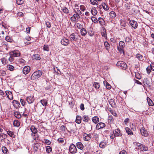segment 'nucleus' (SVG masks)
<instances>
[{
  "label": "nucleus",
  "instance_id": "f257e3e1",
  "mask_svg": "<svg viewBox=\"0 0 154 154\" xmlns=\"http://www.w3.org/2000/svg\"><path fill=\"white\" fill-rule=\"evenodd\" d=\"M42 72L41 71L38 70L34 72L31 75V79L35 80L39 78L42 75Z\"/></svg>",
  "mask_w": 154,
  "mask_h": 154
},
{
  "label": "nucleus",
  "instance_id": "f03ea898",
  "mask_svg": "<svg viewBox=\"0 0 154 154\" xmlns=\"http://www.w3.org/2000/svg\"><path fill=\"white\" fill-rule=\"evenodd\" d=\"M116 65L119 68L124 70H125L127 68V65L123 61H118Z\"/></svg>",
  "mask_w": 154,
  "mask_h": 154
},
{
  "label": "nucleus",
  "instance_id": "7ed1b4c3",
  "mask_svg": "<svg viewBox=\"0 0 154 154\" xmlns=\"http://www.w3.org/2000/svg\"><path fill=\"white\" fill-rule=\"evenodd\" d=\"M69 151L72 154H75L77 152V149L75 146L73 144H71L69 147Z\"/></svg>",
  "mask_w": 154,
  "mask_h": 154
},
{
  "label": "nucleus",
  "instance_id": "20e7f679",
  "mask_svg": "<svg viewBox=\"0 0 154 154\" xmlns=\"http://www.w3.org/2000/svg\"><path fill=\"white\" fill-rule=\"evenodd\" d=\"M9 54L10 55L14 57H18L20 56V53L18 50H14L10 52Z\"/></svg>",
  "mask_w": 154,
  "mask_h": 154
},
{
  "label": "nucleus",
  "instance_id": "39448f33",
  "mask_svg": "<svg viewBox=\"0 0 154 154\" xmlns=\"http://www.w3.org/2000/svg\"><path fill=\"white\" fill-rule=\"evenodd\" d=\"M129 23L132 28L134 29H137L138 26V23L137 21L131 20L129 21Z\"/></svg>",
  "mask_w": 154,
  "mask_h": 154
},
{
  "label": "nucleus",
  "instance_id": "423d86ee",
  "mask_svg": "<svg viewBox=\"0 0 154 154\" xmlns=\"http://www.w3.org/2000/svg\"><path fill=\"white\" fill-rule=\"evenodd\" d=\"M68 128L69 130V132L71 133H74L76 131V127L72 124H71L69 126Z\"/></svg>",
  "mask_w": 154,
  "mask_h": 154
},
{
  "label": "nucleus",
  "instance_id": "0eeeda50",
  "mask_svg": "<svg viewBox=\"0 0 154 154\" xmlns=\"http://www.w3.org/2000/svg\"><path fill=\"white\" fill-rule=\"evenodd\" d=\"M77 34L75 35L74 33L71 34L69 36L71 41L72 42L74 41H77L78 40L77 37Z\"/></svg>",
  "mask_w": 154,
  "mask_h": 154
},
{
  "label": "nucleus",
  "instance_id": "6e6552de",
  "mask_svg": "<svg viewBox=\"0 0 154 154\" xmlns=\"http://www.w3.org/2000/svg\"><path fill=\"white\" fill-rule=\"evenodd\" d=\"M105 126L106 125L105 123L101 122L98 123L96 125V128L97 130H98L105 127Z\"/></svg>",
  "mask_w": 154,
  "mask_h": 154
},
{
  "label": "nucleus",
  "instance_id": "1a4fd4ad",
  "mask_svg": "<svg viewBox=\"0 0 154 154\" xmlns=\"http://www.w3.org/2000/svg\"><path fill=\"white\" fill-rule=\"evenodd\" d=\"M113 134L115 136H121L122 134L119 129L118 128L115 130L113 131Z\"/></svg>",
  "mask_w": 154,
  "mask_h": 154
},
{
  "label": "nucleus",
  "instance_id": "9d476101",
  "mask_svg": "<svg viewBox=\"0 0 154 154\" xmlns=\"http://www.w3.org/2000/svg\"><path fill=\"white\" fill-rule=\"evenodd\" d=\"M61 44L65 46L67 45L69 43V40L65 38H63L62 39L61 41Z\"/></svg>",
  "mask_w": 154,
  "mask_h": 154
},
{
  "label": "nucleus",
  "instance_id": "9b49d317",
  "mask_svg": "<svg viewBox=\"0 0 154 154\" xmlns=\"http://www.w3.org/2000/svg\"><path fill=\"white\" fill-rule=\"evenodd\" d=\"M140 132L141 134L145 137H147L148 135V133L147 131L145 130L144 128H141Z\"/></svg>",
  "mask_w": 154,
  "mask_h": 154
},
{
  "label": "nucleus",
  "instance_id": "f8f14e48",
  "mask_svg": "<svg viewBox=\"0 0 154 154\" xmlns=\"http://www.w3.org/2000/svg\"><path fill=\"white\" fill-rule=\"evenodd\" d=\"M30 70V67L29 66H25L23 69V72L24 74H27Z\"/></svg>",
  "mask_w": 154,
  "mask_h": 154
},
{
  "label": "nucleus",
  "instance_id": "ddd939ff",
  "mask_svg": "<svg viewBox=\"0 0 154 154\" xmlns=\"http://www.w3.org/2000/svg\"><path fill=\"white\" fill-rule=\"evenodd\" d=\"M26 100L29 104L32 103L34 100L33 96H30L26 98Z\"/></svg>",
  "mask_w": 154,
  "mask_h": 154
},
{
  "label": "nucleus",
  "instance_id": "4468645a",
  "mask_svg": "<svg viewBox=\"0 0 154 154\" xmlns=\"http://www.w3.org/2000/svg\"><path fill=\"white\" fill-rule=\"evenodd\" d=\"M6 94L7 95V97L10 100L13 99V96L11 92L9 91H5Z\"/></svg>",
  "mask_w": 154,
  "mask_h": 154
},
{
  "label": "nucleus",
  "instance_id": "2eb2a0df",
  "mask_svg": "<svg viewBox=\"0 0 154 154\" xmlns=\"http://www.w3.org/2000/svg\"><path fill=\"white\" fill-rule=\"evenodd\" d=\"M91 135L85 133L83 136V139L85 141H88L91 138Z\"/></svg>",
  "mask_w": 154,
  "mask_h": 154
},
{
  "label": "nucleus",
  "instance_id": "dca6fc26",
  "mask_svg": "<svg viewBox=\"0 0 154 154\" xmlns=\"http://www.w3.org/2000/svg\"><path fill=\"white\" fill-rule=\"evenodd\" d=\"M143 86L144 87V86H149V82L147 78H144L143 80Z\"/></svg>",
  "mask_w": 154,
  "mask_h": 154
},
{
  "label": "nucleus",
  "instance_id": "f3484780",
  "mask_svg": "<svg viewBox=\"0 0 154 154\" xmlns=\"http://www.w3.org/2000/svg\"><path fill=\"white\" fill-rule=\"evenodd\" d=\"M109 103L111 106L115 108L116 106V103L115 101V100L110 99L109 101Z\"/></svg>",
  "mask_w": 154,
  "mask_h": 154
},
{
  "label": "nucleus",
  "instance_id": "a211bd4d",
  "mask_svg": "<svg viewBox=\"0 0 154 154\" xmlns=\"http://www.w3.org/2000/svg\"><path fill=\"white\" fill-rule=\"evenodd\" d=\"M30 130L32 132V134H36L37 133L38 131L37 129L34 126L32 125L31 127Z\"/></svg>",
  "mask_w": 154,
  "mask_h": 154
},
{
  "label": "nucleus",
  "instance_id": "6ab92c4d",
  "mask_svg": "<svg viewBox=\"0 0 154 154\" xmlns=\"http://www.w3.org/2000/svg\"><path fill=\"white\" fill-rule=\"evenodd\" d=\"M76 146L79 149L82 150L84 148V146L82 143L80 142H77L76 143Z\"/></svg>",
  "mask_w": 154,
  "mask_h": 154
},
{
  "label": "nucleus",
  "instance_id": "aec40b11",
  "mask_svg": "<svg viewBox=\"0 0 154 154\" xmlns=\"http://www.w3.org/2000/svg\"><path fill=\"white\" fill-rule=\"evenodd\" d=\"M31 135L34 140H36L39 139V136L37 133L36 134H32Z\"/></svg>",
  "mask_w": 154,
  "mask_h": 154
},
{
  "label": "nucleus",
  "instance_id": "412c9836",
  "mask_svg": "<svg viewBox=\"0 0 154 154\" xmlns=\"http://www.w3.org/2000/svg\"><path fill=\"white\" fill-rule=\"evenodd\" d=\"M107 142L106 141H103L100 142L99 144V146L101 148H105L107 145Z\"/></svg>",
  "mask_w": 154,
  "mask_h": 154
},
{
  "label": "nucleus",
  "instance_id": "4be33fe9",
  "mask_svg": "<svg viewBox=\"0 0 154 154\" xmlns=\"http://www.w3.org/2000/svg\"><path fill=\"white\" fill-rule=\"evenodd\" d=\"M92 122L95 124H97L99 122V118L96 116H95L92 118Z\"/></svg>",
  "mask_w": 154,
  "mask_h": 154
},
{
  "label": "nucleus",
  "instance_id": "5701e85b",
  "mask_svg": "<svg viewBox=\"0 0 154 154\" xmlns=\"http://www.w3.org/2000/svg\"><path fill=\"white\" fill-rule=\"evenodd\" d=\"M13 103L14 106L16 108L19 107L20 105L19 102L16 100H14L13 101Z\"/></svg>",
  "mask_w": 154,
  "mask_h": 154
},
{
  "label": "nucleus",
  "instance_id": "b1692460",
  "mask_svg": "<svg viewBox=\"0 0 154 154\" xmlns=\"http://www.w3.org/2000/svg\"><path fill=\"white\" fill-rule=\"evenodd\" d=\"M102 6L105 11H108L109 9V7L105 3H102Z\"/></svg>",
  "mask_w": 154,
  "mask_h": 154
},
{
  "label": "nucleus",
  "instance_id": "393cba45",
  "mask_svg": "<svg viewBox=\"0 0 154 154\" xmlns=\"http://www.w3.org/2000/svg\"><path fill=\"white\" fill-rule=\"evenodd\" d=\"M81 117L79 116H77L75 120L77 124H79L81 123Z\"/></svg>",
  "mask_w": 154,
  "mask_h": 154
},
{
  "label": "nucleus",
  "instance_id": "a878e982",
  "mask_svg": "<svg viewBox=\"0 0 154 154\" xmlns=\"http://www.w3.org/2000/svg\"><path fill=\"white\" fill-rule=\"evenodd\" d=\"M91 13L93 16H95L97 13V11L95 8H92L91 11Z\"/></svg>",
  "mask_w": 154,
  "mask_h": 154
},
{
  "label": "nucleus",
  "instance_id": "bb28decb",
  "mask_svg": "<svg viewBox=\"0 0 154 154\" xmlns=\"http://www.w3.org/2000/svg\"><path fill=\"white\" fill-rule=\"evenodd\" d=\"M125 130L127 133L130 135H132L133 134V133L131 130L128 127L125 128Z\"/></svg>",
  "mask_w": 154,
  "mask_h": 154
},
{
  "label": "nucleus",
  "instance_id": "cd10ccee",
  "mask_svg": "<svg viewBox=\"0 0 154 154\" xmlns=\"http://www.w3.org/2000/svg\"><path fill=\"white\" fill-rule=\"evenodd\" d=\"M104 85L106 86V88L110 89L111 87V85L106 81H104L103 82Z\"/></svg>",
  "mask_w": 154,
  "mask_h": 154
},
{
  "label": "nucleus",
  "instance_id": "c85d7f7f",
  "mask_svg": "<svg viewBox=\"0 0 154 154\" xmlns=\"http://www.w3.org/2000/svg\"><path fill=\"white\" fill-rule=\"evenodd\" d=\"M80 32L82 36H85L87 34V31L86 29L84 28L82 29Z\"/></svg>",
  "mask_w": 154,
  "mask_h": 154
},
{
  "label": "nucleus",
  "instance_id": "c756f323",
  "mask_svg": "<svg viewBox=\"0 0 154 154\" xmlns=\"http://www.w3.org/2000/svg\"><path fill=\"white\" fill-rule=\"evenodd\" d=\"M147 100L149 106H152L154 105L153 102L149 97H147Z\"/></svg>",
  "mask_w": 154,
  "mask_h": 154
},
{
  "label": "nucleus",
  "instance_id": "7c9ffc66",
  "mask_svg": "<svg viewBox=\"0 0 154 154\" xmlns=\"http://www.w3.org/2000/svg\"><path fill=\"white\" fill-rule=\"evenodd\" d=\"M32 58L33 59H35L37 60H39L41 59L40 55L38 54H33Z\"/></svg>",
  "mask_w": 154,
  "mask_h": 154
},
{
  "label": "nucleus",
  "instance_id": "2f4dec72",
  "mask_svg": "<svg viewBox=\"0 0 154 154\" xmlns=\"http://www.w3.org/2000/svg\"><path fill=\"white\" fill-rule=\"evenodd\" d=\"M83 120L85 122H88L89 120V118L88 116L84 115L82 117Z\"/></svg>",
  "mask_w": 154,
  "mask_h": 154
},
{
  "label": "nucleus",
  "instance_id": "473e14b6",
  "mask_svg": "<svg viewBox=\"0 0 154 154\" xmlns=\"http://www.w3.org/2000/svg\"><path fill=\"white\" fill-rule=\"evenodd\" d=\"M13 125L15 126L18 127L20 126V122L18 120H14L13 122Z\"/></svg>",
  "mask_w": 154,
  "mask_h": 154
},
{
  "label": "nucleus",
  "instance_id": "72a5a7b5",
  "mask_svg": "<svg viewBox=\"0 0 154 154\" xmlns=\"http://www.w3.org/2000/svg\"><path fill=\"white\" fill-rule=\"evenodd\" d=\"M98 21L101 25L102 26L104 24L105 21L101 17L99 18L98 19Z\"/></svg>",
  "mask_w": 154,
  "mask_h": 154
},
{
  "label": "nucleus",
  "instance_id": "f704fd0d",
  "mask_svg": "<svg viewBox=\"0 0 154 154\" xmlns=\"http://www.w3.org/2000/svg\"><path fill=\"white\" fill-rule=\"evenodd\" d=\"M93 86L96 89H97L99 88L100 87V85L98 82H94L93 84Z\"/></svg>",
  "mask_w": 154,
  "mask_h": 154
},
{
  "label": "nucleus",
  "instance_id": "c9c22d12",
  "mask_svg": "<svg viewBox=\"0 0 154 154\" xmlns=\"http://www.w3.org/2000/svg\"><path fill=\"white\" fill-rule=\"evenodd\" d=\"M14 115L15 117L16 118L19 119L21 117V115L20 114V112H15L14 113Z\"/></svg>",
  "mask_w": 154,
  "mask_h": 154
},
{
  "label": "nucleus",
  "instance_id": "e433bc0d",
  "mask_svg": "<svg viewBox=\"0 0 154 154\" xmlns=\"http://www.w3.org/2000/svg\"><path fill=\"white\" fill-rule=\"evenodd\" d=\"M140 149L142 151H146L148 150V148L147 147H146L144 145H142Z\"/></svg>",
  "mask_w": 154,
  "mask_h": 154
},
{
  "label": "nucleus",
  "instance_id": "4c0bfd02",
  "mask_svg": "<svg viewBox=\"0 0 154 154\" xmlns=\"http://www.w3.org/2000/svg\"><path fill=\"white\" fill-rule=\"evenodd\" d=\"M7 68L10 71H13L14 69V67L10 65H8L7 66Z\"/></svg>",
  "mask_w": 154,
  "mask_h": 154
},
{
  "label": "nucleus",
  "instance_id": "58836bf2",
  "mask_svg": "<svg viewBox=\"0 0 154 154\" xmlns=\"http://www.w3.org/2000/svg\"><path fill=\"white\" fill-rule=\"evenodd\" d=\"M40 102L43 106H45L47 104V102L45 100H40Z\"/></svg>",
  "mask_w": 154,
  "mask_h": 154
},
{
  "label": "nucleus",
  "instance_id": "ea45409f",
  "mask_svg": "<svg viewBox=\"0 0 154 154\" xmlns=\"http://www.w3.org/2000/svg\"><path fill=\"white\" fill-rule=\"evenodd\" d=\"M2 149L3 153L5 154H7L8 152V150L6 147L5 146H2Z\"/></svg>",
  "mask_w": 154,
  "mask_h": 154
},
{
  "label": "nucleus",
  "instance_id": "a19ab883",
  "mask_svg": "<svg viewBox=\"0 0 154 154\" xmlns=\"http://www.w3.org/2000/svg\"><path fill=\"white\" fill-rule=\"evenodd\" d=\"M109 15L112 18H114L116 16V13L113 11H112L110 12L109 13Z\"/></svg>",
  "mask_w": 154,
  "mask_h": 154
},
{
  "label": "nucleus",
  "instance_id": "79ce46f5",
  "mask_svg": "<svg viewBox=\"0 0 154 154\" xmlns=\"http://www.w3.org/2000/svg\"><path fill=\"white\" fill-rule=\"evenodd\" d=\"M104 44L105 46L106 47V49L108 50L110 48V45L109 43L107 42L106 41L104 42Z\"/></svg>",
  "mask_w": 154,
  "mask_h": 154
},
{
  "label": "nucleus",
  "instance_id": "37998d69",
  "mask_svg": "<svg viewBox=\"0 0 154 154\" xmlns=\"http://www.w3.org/2000/svg\"><path fill=\"white\" fill-rule=\"evenodd\" d=\"M136 57L139 60H142L143 59V56L139 54H137L136 55Z\"/></svg>",
  "mask_w": 154,
  "mask_h": 154
},
{
  "label": "nucleus",
  "instance_id": "c03bdc74",
  "mask_svg": "<svg viewBox=\"0 0 154 154\" xmlns=\"http://www.w3.org/2000/svg\"><path fill=\"white\" fill-rule=\"evenodd\" d=\"M119 45L120 47L124 48L125 47V45L124 42L123 41H121L119 42Z\"/></svg>",
  "mask_w": 154,
  "mask_h": 154
},
{
  "label": "nucleus",
  "instance_id": "a18cd8bd",
  "mask_svg": "<svg viewBox=\"0 0 154 154\" xmlns=\"http://www.w3.org/2000/svg\"><path fill=\"white\" fill-rule=\"evenodd\" d=\"M62 10L63 12L66 14H68L69 13V10L66 7H63L62 8Z\"/></svg>",
  "mask_w": 154,
  "mask_h": 154
},
{
  "label": "nucleus",
  "instance_id": "49530a36",
  "mask_svg": "<svg viewBox=\"0 0 154 154\" xmlns=\"http://www.w3.org/2000/svg\"><path fill=\"white\" fill-rule=\"evenodd\" d=\"M146 70L147 73L148 75H149L151 71V70H152L150 65L147 67L146 68Z\"/></svg>",
  "mask_w": 154,
  "mask_h": 154
},
{
  "label": "nucleus",
  "instance_id": "de8ad7c7",
  "mask_svg": "<svg viewBox=\"0 0 154 154\" xmlns=\"http://www.w3.org/2000/svg\"><path fill=\"white\" fill-rule=\"evenodd\" d=\"M7 133L10 136L12 137H14V135L13 132L10 131H7Z\"/></svg>",
  "mask_w": 154,
  "mask_h": 154
},
{
  "label": "nucleus",
  "instance_id": "09e8293b",
  "mask_svg": "<svg viewBox=\"0 0 154 154\" xmlns=\"http://www.w3.org/2000/svg\"><path fill=\"white\" fill-rule=\"evenodd\" d=\"M37 109H38V111L39 112H42V113L44 112V109L43 108H42V106L41 105H40L39 106H37Z\"/></svg>",
  "mask_w": 154,
  "mask_h": 154
},
{
  "label": "nucleus",
  "instance_id": "8fccbe9b",
  "mask_svg": "<svg viewBox=\"0 0 154 154\" xmlns=\"http://www.w3.org/2000/svg\"><path fill=\"white\" fill-rule=\"evenodd\" d=\"M88 33L89 35L91 36H92L94 34V32L91 29L88 30Z\"/></svg>",
  "mask_w": 154,
  "mask_h": 154
},
{
  "label": "nucleus",
  "instance_id": "3c124183",
  "mask_svg": "<svg viewBox=\"0 0 154 154\" xmlns=\"http://www.w3.org/2000/svg\"><path fill=\"white\" fill-rule=\"evenodd\" d=\"M91 19L92 22L95 23H97L98 22V20H97V19L94 17H92Z\"/></svg>",
  "mask_w": 154,
  "mask_h": 154
},
{
  "label": "nucleus",
  "instance_id": "603ef678",
  "mask_svg": "<svg viewBox=\"0 0 154 154\" xmlns=\"http://www.w3.org/2000/svg\"><path fill=\"white\" fill-rule=\"evenodd\" d=\"M108 110L114 116H116L117 114L116 112H114L111 108L108 109Z\"/></svg>",
  "mask_w": 154,
  "mask_h": 154
},
{
  "label": "nucleus",
  "instance_id": "864d4df0",
  "mask_svg": "<svg viewBox=\"0 0 154 154\" xmlns=\"http://www.w3.org/2000/svg\"><path fill=\"white\" fill-rule=\"evenodd\" d=\"M46 150L47 152L48 153L50 152H51L52 151V148H51L49 146H47L46 148Z\"/></svg>",
  "mask_w": 154,
  "mask_h": 154
},
{
  "label": "nucleus",
  "instance_id": "5fc2aeb1",
  "mask_svg": "<svg viewBox=\"0 0 154 154\" xmlns=\"http://www.w3.org/2000/svg\"><path fill=\"white\" fill-rule=\"evenodd\" d=\"M120 24L121 26H125V21L122 20H120Z\"/></svg>",
  "mask_w": 154,
  "mask_h": 154
},
{
  "label": "nucleus",
  "instance_id": "6e6d98bb",
  "mask_svg": "<svg viewBox=\"0 0 154 154\" xmlns=\"http://www.w3.org/2000/svg\"><path fill=\"white\" fill-rule=\"evenodd\" d=\"M2 62V64L4 65L6 64L8 62L7 59L5 58H3L1 60Z\"/></svg>",
  "mask_w": 154,
  "mask_h": 154
},
{
  "label": "nucleus",
  "instance_id": "4d7b16f0",
  "mask_svg": "<svg viewBox=\"0 0 154 154\" xmlns=\"http://www.w3.org/2000/svg\"><path fill=\"white\" fill-rule=\"evenodd\" d=\"M16 2L18 5H20L24 3V0H16Z\"/></svg>",
  "mask_w": 154,
  "mask_h": 154
},
{
  "label": "nucleus",
  "instance_id": "13d9d810",
  "mask_svg": "<svg viewBox=\"0 0 154 154\" xmlns=\"http://www.w3.org/2000/svg\"><path fill=\"white\" fill-rule=\"evenodd\" d=\"M5 40L8 42H11L12 41V40L11 38V37L8 36H7L6 37Z\"/></svg>",
  "mask_w": 154,
  "mask_h": 154
},
{
  "label": "nucleus",
  "instance_id": "bf43d9fd",
  "mask_svg": "<svg viewBox=\"0 0 154 154\" xmlns=\"http://www.w3.org/2000/svg\"><path fill=\"white\" fill-rule=\"evenodd\" d=\"M43 49L45 51H49V48L48 46L47 45H44L43 48Z\"/></svg>",
  "mask_w": 154,
  "mask_h": 154
},
{
  "label": "nucleus",
  "instance_id": "052dcab7",
  "mask_svg": "<svg viewBox=\"0 0 154 154\" xmlns=\"http://www.w3.org/2000/svg\"><path fill=\"white\" fill-rule=\"evenodd\" d=\"M45 24L46 26L48 28H50L51 26V23L50 22L46 21L45 22Z\"/></svg>",
  "mask_w": 154,
  "mask_h": 154
},
{
  "label": "nucleus",
  "instance_id": "680f3d73",
  "mask_svg": "<svg viewBox=\"0 0 154 154\" xmlns=\"http://www.w3.org/2000/svg\"><path fill=\"white\" fill-rule=\"evenodd\" d=\"M122 48L121 47H118V50L119 51L120 53H122L123 54H124V52L123 48Z\"/></svg>",
  "mask_w": 154,
  "mask_h": 154
},
{
  "label": "nucleus",
  "instance_id": "e2e57ef3",
  "mask_svg": "<svg viewBox=\"0 0 154 154\" xmlns=\"http://www.w3.org/2000/svg\"><path fill=\"white\" fill-rule=\"evenodd\" d=\"M135 77L136 78L138 79H141V77L140 75V74L138 73L135 74Z\"/></svg>",
  "mask_w": 154,
  "mask_h": 154
},
{
  "label": "nucleus",
  "instance_id": "0e129e2a",
  "mask_svg": "<svg viewBox=\"0 0 154 154\" xmlns=\"http://www.w3.org/2000/svg\"><path fill=\"white\" fill-rule=\"evenodd\" d=\"M90 2L91 3L94 5H97L98 2H97L95 1L94 0H90Z\"/></svg>",
  "mask_w": 154,
  "mask_h": 154
},
{
  "label": "nucleus",
  "instance_id": "69168bd1",
  "mask_svg": "<svg viewBox=\"0 0 154 154\" xmlns=\"http://www.w3.org/2000/svg\"><path fill=\"white\" fill-rule=\"evenodd\" d=\"M131 40V38L129 37H127L126 38L125 42H129Z\"/></svg>",
  "mask_w": 154,
  "mask_h": 154
},
{
  "label": "nucleus",
  "instance_id": "338daca9",
  "mask_svg": "<svg viewBox=\"0 0 154 154\" xmlns=\"http://www.w3.org/2000/svg\"><path fill=\"white\" fill-rule=\"evenodd\" d=\"M7 135L4 134H0V137L4 139H5L7 137Z\"/></svg>",
  "mask_w": 154,
  "mask_h": 154
},
{
  "label": "nucleus",
  "instance_id": "774afa93",
  "mask_svg": "<svg viewBox=\"0 0 154 154\" xmlns=\"http://www.w3.org/2000/svg\"><path fill=\"white\" fill-rule=\"evenodd\" d=\"M73 16L76 18L78 19L80 18V16L79 15V14L78 13H76V14H74Z\"/></svg>",
  "mask_w": 154,
  "mask_h": 154
}]
</instances>
